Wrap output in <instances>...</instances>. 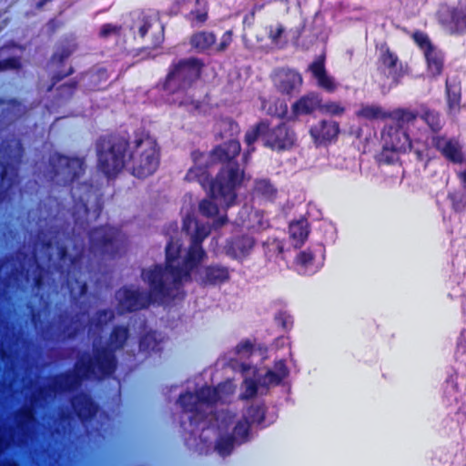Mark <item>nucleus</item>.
<instances>
[{
	"instance_id": "f257e3e1",
	"label": "nucleus",
	"mask_w": 466,
	"mask_h": 466,
	"mask_svg": "<svg viewBox=\"0 0 466 466\" xmlns=\"http://www.w3.org/2000/svg\"><path fill=\"white\" fill-rule=\"evenodd\" d=\"M96 169L108 180L115 179L124 169L144 179L159 167L161 148L146 130L134 132V138L117 132L100 135L95 142Z\"/></svg>"
},
{
	"instance_id": "f03ea898",
	"label": "nucleus",
	"mask_w": 466,
	"mask_h": 466,
	"mask_svg": "<svg viewBox=\"0 0 466 466\" xmlns=\"http://www.w3.org/2000/svg\"><path fill=\"white\" fill-rule=\"evenodd\" d=\"M130 336L127 325H115L105 345H94L92 352L83 351L73 370L54 376L49 386L54 393H67L77 390L83 381L111 378L117 370L116 352L122 350Z\"/></svg>"
},
{
	"instance_id": "7ed1b4c3",
	"label": "nucleus",
	"mask_w": 466,
	"mask_h": 466,
	"mask_svg": "<svg viewBox=\"0 0 466 466\" xmlns=\"http://www.w3.org/2000/svg\"><path fill=\"white\" fill-rule=\"evenodd\" d=\"M241 146L238 138L216 146L208 156L213 164H222L218 172L211 191L217 196H222L229 200H237L238 189L241 187L245 171L239 167L236 158L239 156Z\"/></svg>"
},
{
	"instance_id": "20e7f679",
	"label": "nucleus",
	"mask_w": 466,
	"mask_h": 466,
	"mask_svg": "<svg viewBox=\"0 0 466 466\" xmlns=\"http://www.w3.org/2000/svg\"><path fill=\"white\" fill-rule=\"evenodd\" d=\"M161 274L156 270L142 268L140 277L148 286L147 291L133 289L130 286L119 288L115 294L116 309L118 315L134 313L147 309L155 302H163L173 297L172 287L161 281Z\"/></svg>"
},
{
	"instance_id": "39448f33",
	"label": "nucleus",
	"mask_w": 466,
	"mask_h": 466,
	"mask_svg": "<svg viewBox=\"0 0 466 466\" xmlns=\"http://www.w3.org/2000/svg\"><path fill=\"white\" fill-rule=\"evenodd\" d=\"M258 139L261 140L264 147L280 153L292 149L297 143L298 137L294 128L285 122L271 126L268 119H261L245 133L244 142L248 147L243 155L245 160L255 151L254 144Z\"/></svg>"
},
{
	"instance_id": "423d86ee",
	"label": "nucleus",
	"mask_w": 466,
	"mask_h": 466,
	"mask_svg": "<svg viewBox=\"0 0 466 466\" xmlns=\"http://www.w3.org/2000/svg\"><path fill=\"white\" fill-rule=\"evenodd\" d=\"M204 67V60L197 56L174 60L160 82L161 88L169 95L186 93L200 79Z\"/></svg>"
},
{
	"instance_id": "0eeeda50",
	"label": "nucleus",
	"mask_w": 466,
	"mask_h": 466,
	"mask_svg": "<svg viewBox=\"0 0 466 466\" xmlns=\"http://www.w3.org/2000/svg\"><path fill=\"white\" fill-rule=\"evenodd\" d=\"M50 180L64 187H72L78 183L86 172L85 160L78 157H68L55 152L49 157Z\"/></svg>"
},
{
	"instance_id": "6e6552de",
	"label": "nucleus",
	"mask_w": 466,
	"mask_h": 466,
	"mask_svg": "<svg viewBox=\"0 0 466 466\" xmlns=\"http://www.w3.org/2000/svg\"><path fill=\"white\" fill-rule=\"evenodd\" d=\"M220 399L218 388L211 386H203L196 392L186 391L181 393L177 402L180 406L182 412L189 414L191 424H197L206 418L204 407L215 405Z\"/></svg>"
},
{
	"instance_id": "1a4fd4ad",
	"label": "nucleus",
	"mask_w": 466,
	"mask_h": 466,
	"mask_svg": "<svg viewBox=\"0 0 466 466\" xmlns=\"http://www.w3.org/2000/svg\"><path fill=\"white\" fill-rule=\"evenodd\" d=\"M191 158L194 165L187 170L185 180L187 182H198L199 185L208 191L209 197L219 202L221 205L230 207L236 203V200H229L222 196H217L211 191V187L215 182V178L211 177L209 169L214 165L209 156L206 152H201L198 149L191 152Z\"/></svg>"
},
{
	"instance_id": "9d476101",
	"label": "nucleus",
	"mask_w": 466,
	"mask_h": 466,
	"mask_svg": "<svg viewBox=\"0 0 466 466\" xmlns=\"http://www.w3.org/2000/svg\"><path fill=\"white\" fill-rule=\"evenodd\" d=\"M89 250L100 258H115L119 254L117 231L108 226L101 225L88 231Z\"/></svg>"
},
{
	"instance_id": "9b49d317",
	"label": "nucleus",
	"mask_w": 466,
	"mask_h": 466,
	"mask_svg": "<svg viewBox=\"0 0 466 466\" xmlns=\"http://www.w3.org/2000/svg\"><path fill=\"white\" fill-rule=\"evenodd\" d=\"M439 25L451 35L466 34V3L457 5H441L436 12Z\"/></svg>"
},
{
	"instance_id": "f8f14e48",
	"label": "nucleus",
	"mask_w": 466,
	"mask_h": 466,
	"mask_svg": "<svg viewBox=\"0 0 466 466\" xmlns=\"http://www.w3.org/2000/svg\"><path fill=\"white\" fill-rule=\"evenodd\" d=\"M377 70L391 79L390 87L398 86L405 76L402 64L396 53L385 44L380 49L377 60Z\"/></svg>"
},
{
	"instance_id": "ddd939ff",
	"label": "nucleus",
	"mask_w": 466,
	"mask_h": 466,
	"mask_svg": "<svg viewBox=\"0 0 466 466\" xmlns=\"http://www.w3.org/2000/svg\"><path fill=\"white\" fill-rule=\"evenodd\" d=\"M207 257V253L203 247H198L190 244L185 258H183L182 265L177 264V268H174L175 276L172 282V292L179 285H181L183 279H189L191 272L196 268Z\"/></svg>"
},
{
	"instance_id": "4468645a",
	"label": "nucleus",
	"mask_w": 466,
	"mask_h": 466,
	"mask_svg": "<svg viewBox=\"0 0 466 466\" xmlns=\"http://www.w3.org/2000/svg\"><path fill=\"white\" fill-rule=\"evenodd\" d=\"M182 249V245L179 243V240H175L174 238H170L167 241L165 248L166 252V261L165 265L161 264H154L151 267L146 268L147 270H156L159 272L161 276V281L166 284V286L172 287V282L175 272L174 268H177L175 264L178 258H180V253Z\"/></svg>"
},
{
	"instance_id": "2eb2a0df",
	"label": "nucleus",
	"mask_w": 466,
	"mask_h": 466,
	"mask_svg": "<svg viewBox=\"0 0 466 466\" xmlns=\"http://www.w3.org/2000/svg\"><path fill=\"white\" fill-rule=\"evenodd\" d=\"M431 144L447 161L452 164H462L466 160L461 145L454 137L432 135Z\"/></svg>"
},
{
	"instance_id": "dca6fc26",
	"label": "nucleus",
	"mask_w": 466,
	"mask_h": 466,
	"mask_svg": "<svg viewBox=\"0 0 466 466\" xmlns=\"http://www.w3.org/2000/svg\"><path fill=\"white\" fill-rule=\"evenodd\" d=\"M384 141L383 152L406 153L411 149V139L407 130L395 125L386 126L381 133Z\"/></svg>"
},
{
	"instance_id": "f3484780",
	"label": "nucleus",
	"mask_w": 466,
	"mask_h": 466,
	"mask_svg": "<svg viewBox=\"0 0 466 466\" xmlns=\"http://www.w3.org/2000/svg\"><path fill=\"white\" fill-rule=\"evenodd\" d=\"M72 410L82 423L90 422L97 414L98 405L86 392L81 391L70 400Z\"/></svg>"
},
{
	"instance_id": "a211bd4d",
	"label": "nucleus",
	"mask_w": 466,
	"mask_h": 466,
	"mask_svg": "<svg viewBox=\"0 0 466 466\" xmlns=\"http://www.w3.org/2000/svg\"><path fill=\"white\" fill-rule=\"evenodd\" d=\"M303 79L295 69L279 68L276 72L275 86L277 90L285 96H293L300 91Z\"/></svg>"
},
{
	"instance_id": "6ab92c4d",
	"label": "nucleus",
	"mask_w": 466,
	"mask_h": 466,
	"mask_svg": "<svg viewBox=\"0 0 466 466\" xmlns=\"http://www.w3.org/2000/svg\"><path fill=\"white\" fill-rule=\"evenodd\" d=\"M339 131L337 121L323 119L310 127L309 134L317 145H323L336 140Z\"/></svg>"
},
{
	"instance_id": "aec40b11",
	"label": "nucleus",
	"mask_w": 466,
	"mask_h": 466,
	"mask_svg": "<svg viewBox=\"0 0 466 466\" xmlns=\"http://www.w3.org/2000/svg\"><path fill=\"white\" fill-rule=\"evenodd\" d=\"M321 97L315 92L308 93L300 96L291 106V113L294 116L311 115L321 106Z\"/></svg>"
},
{
	"instance_id": "412c9836",
	"label": "nucleus",
	"mask_w": 466,
	"mask_h": 466,
	"mask_svg": "<svg viewBox=\"0 0 466 466\" xmlns=\"http://www.w3.org/2000/svg\"><path fill=\"white\" fill-rule=\"evenodd\" d=\"M255 246V240L248 235L232 238L227 244V254L233 258L242 259L246 258Z\"/></svg>"
},
{
	"instance_id": "4be33fe9",
	"label": "nucleus",
	"mask_w": 466,
	"mask_h": 466,
	"mask_svg": "<svg viewBox=\"0 0 466 466\" xmlns=\"http://www.w3.org/2000/svg\"><path fill=\"white\" fill-rule=\"evenodd\" d=\"M230 279V272L228 267L220 264H211L203 268L201 279L205 285H221Z\"/></svg>"
},
{
	"instance_id": "5701e85b",
	"label": "nucleus",
	"mask_w": 466,
	"mask_h": 466,
	"mask_svg": "<svg viewBox=\"0 0 466 466\" xmlns=\"http://www.w3.org/2000/svg\"><path fill=\"white\" fill-rule=\"evenodd\" d=\"M445 95L449 113L459 112L461 100V85L458 76L446 78Z\"/></svg>"
},
{
	"instance_id": "b1692460",
	"label": "nucleus",
	"mask_w": 466,
	"mask_h": 466,
	"mask_svg": "<svg viewBox=\"0 0 466 466\" xmlns=\"http://www.w3.org/2000/svg\"><path fill=\"white\" fill-rule=\"evenodd\" d=\"M60 332L67 339H76L83 330L84 325L78 314H65L60 316Z\"/></svg>"
},
{
	"instance_id": "393cba45",
	"label": "nucleus",
	"mask_w": 466,
	"mask_h": 466,
	"mask_svg": "<svg viewBox=\"0 0 466 466\" xmlns=\"http://www.w3.org/2000/svg\"><path fill=\"white\" fill-rule=\"evenodd\" d=\"M15 169L8 162H0V205L5 202L15 183V174L9 175V170Z\"/></svg>"
},
{
	"instance_id": "a878e982",
	"label": "nucleus",
	"mask_w": 466,
	"mask_h": 466,
	"mask_svg": "<svg viewBox=\"0 0 466 466\" xmlns=\"http://www.w3.org/2000/svg\"><path fill=\"white\" fill-rule=\"evenodd\" d=\"M388 116L394 121L395 126L409 131L410 127H413L418 117H420V112L399 107L390 112Z\"/></svg>"
},
{
	"instance_id": "bb28decb",
	"label": "nucleus",
	"mask_w": 466,
	"mask_h": 466,
	"mask_svg": "<svg viewBox=\"0 0 466 466\" xmlns=\"http://www.w3.org/2000/svg\"><path fill=\"white\" fill-rule=\"evenodd\" d=\"M427 73L432 78L440 76L444 68V54L436 47L424 54Z\"/></svg>"
},
{
	"instance_id": "cd10ccee",
	"label": "nucleus",
	"mask_w": 466,
	"mask_h": 466,
	"mask_svg": "<svg viewBox=\"0 0 466 466\" xmlns=\"http://www.w3.org/2000/svg\"><path fill=\"white\" fill-rule=\"evenodd\" d=\"M208 0H195V7L185 17L191 26H202L208 20Z\"/></svg>"
},
{
	"instance_id": "c85d7f7f",
	"label": "nucleus",
	"mask_w": 466,
	"mask_h": 466,
	"mask_svg": "<svg viewBox=\"0 0 466 466\" xmlns=\"http://www.w3.org/2000/svg\"><path fill=\"white\" fill-rule=\"evenodd\" d=\"M420 118L429 127L433 135H440L439 133L443 127V121L441 114L437 110L421 105Z\"/></svg>"
},
{
	"instance_id": "c756f323",
	"label": "nucleus",
	"mask_w": 466,
	"mask_h": 466,
	"mask_svg": "<svg viewBox=\"0 0 466 466\" xmlns=\"http://www.w3.org/2000/svg\"><path fill=\"white\" fill-rule=\"evenodd\" d=\"M21 103L15 98L0 97V124H6L18 116Z\"/></svg>"
},
{
	"instance_id": "7c9ffc66",
	"label": "nucleus",
	"mask_w": 466,
	"mask_h": 466,
	"mask_svg": "<svg viewBox=\"0 0 466 466\" xmlns=\"http://www.w3.org/2000/svg\"><path fill=\"white\" fill-rule=\"evenodd\" d=\"M289 236L295 241V247L300 248L309 234V226L306 218L293 221L289 227Z\"/></svg>"
},
{
	"instance_id": "2f4dec72",
	"label": "nucleus",
	"mask_w": 466,
	"mask_h": 466,
	"mask_svg": "<svg viewBox=\"0 0 466 466\" xmlns=\"http://www.w3.org/2000/svg\"><path fill=\"white\" fill-rule=\"evenodd\" d=\"M289 374V370L287 367L284 360H279L274 363V370H268L264 377V382L266 384L279 385L284 379Z\"/></svg>"
},
{
	"instance_id": "473e14b6",
	"label": "nucleus",
	"mask_w": 466,
	"mask_h": 466,
	"mask_svg": "<svg viewBox=\"0 0 466 466\" xmlns=\"http://www.w3.org/2000/svg\"><path fill=\"white\" fill-rule=\"evenodd\" d=\"M253 194L265 200L274 201L278 195V189L268 178H260L254 182Z\"/></svg>"
},
{
	"instance_id": "72a5a7b5",
	"label": "nucleus",
	"mask_w": 466,
	"mask_h": 466,
	"mask_svg": "<svg viewBox=\"0 0 466 466\" xmlns=\"http://www.w3.org/2000/svg\"><path fill=\"white\" fill-rule=\"evenodd\" d=\"M161 342L157 338V332L149 330L139 338L138 348L140 351L148 355L151 353H160L162 351Z\"/></svg>"
},
{
	"instance_id": "f704fd0d",
	"label": "nucleus",
	"mask_w": 466,
	"mask_h": 466,
	"mask_svg": "<svg viewBox=\"0 0 466 466\" xmlns=\"http://www.w3.org/2000/svg\"><path fill=\"white\" fill-rule=\"evenodd\" d=\"M217 40L213 32L199 31L194 33L189 39L190 46L198 51L203 52L209 49Z\"/></svg>"
},
{
	"instance_id": "c9c22d12",
	"label": "nucleus",
	"mask_w": 466,
	"mask_h": 466,
	"mask_svg": "<svg viewBox=\"0 0 466 466\" xmlns=\"http://www.w3.org/2000/svg\"><path fill=\"white\" fill-rule=\"evenodd\" d=\"M90 210L87 203L83 197H79L77 200H74L72 206V218L75 225L84 228L88 225Z\"/></svg>"
},
{
	"instance_id": "e433bc0d",
	"label": "nucleus",
	"mask_w": 466,
	"mask_h": 466,
	"mask_svg": "<svg viewBox=\"0 0 466 466\" xmlns=\"http://www.w3.org/2000/svg\"><path fill=\"white\" fill-rule=\"evenodd\" d=\"M156 20L152 15H147L144 11H141L133 20V23L130 25L129 29L130 31L137 29L139 37L145 38L149 29L152 28Z\"/></svg>"
},
{
	"instance_id": "4c0bfd02",
	"label": "nucleus",
	"mask_w": 466,
	"mask_h": 466,
	"mask_svg": "<svg viewBox=\"0 0 466 466\" xmlns=\"http://www.w3.org/2000/svg\"><path fill=\"white\" fill-rule=\"evenodd\" d=\"M240 132L238 123L231 117H226L219 122V136L221 138H237Z\"/></svg>"
},
{
	"instance_id": "58836bf2",
	"label": "nucleus",
	"mask_w": 466,
	"mask_h": 466,
	"mask_svg": "<svg viewBox=\"0 0 466 466\" xmlns=\"http://www.w3.org/2000/svg\"><path fill=\"white\" fill-rule=\"evenodd\" d=\"M266 417V406L261 404L251 405L247 410V420L250 425H260Z\"/></svg>"
},
{
	"instance_id": "ea45409f",
	"label": "nucleus",
	"mask_w": 466,
	"mask_h": 466,
	"mask_svg": "<svg viewBox=\"0 0 466 466\" xmlns=\"http://www.w3.org/2000/svg\"><path fill=\"white\" fill-rule=\"evenodd\" d=\"M356 116L360 118H364L367 120H375L386 117V115L382 112L381 107L374 105H362L360 108L356 112Z\"/></svg>"
},
{
	"instance_id": "a19ab883",
	"label": "nucleus",
	"mask_w": 466,
	"mask_h": 466,
	"mask_svg": "<svg viewBox=\"0 0 466 466\" xmlns=\"http://www.w3.org/2000/svg\"><path fill=\"white\" fill-rule=\"evenodd\" d=\"M314 254L310 248L305 249L298 253L295 263L299 267V270L306 274L309 271V268L313 265Z\"/></svg>"
},
{
	"instance_id": "79ce46f5",
	"label": "nucleus",
	"mask_w": 466,
	"mask_h": 466,
	"mask_svg": "<svg viewBox=\"0 0 466 466\" xmlns=\"http://www.w3.org/2000/svg\"><path fill=\"white\" fill-rule=\"evenodd\" d=\"M78 88V81L72 79L56 87L57 98L60 100H70Z\"/></svg>"
},
{
	"instance_id": "37998d69",
	"label": "nucleus",
	"mask_w": 466,
	"mask_h": 466,
	"mask_svg": "<svg viewBox=\"0 0 466 466\" xmlns=\"http://www.w3.org/2000/svg\"><path fill=\"white\" fill-rule=\"evenodd\" d=\"M235 443L236 441L234 436H231L230 434L221 436L217 440L215 448L217 451L224 457L232 452Z\"/></svg>"
},
{
	"instance_id": "c03bdc74",
	"label": "nucleus",
	"mask_w": 466,
	"mask_h": 466,
	"mask_svg": "<svg viewBox=\"0 0 466 466\" xmlns=\"http://www.w3.org/2000/svg\"><path fill=\"white\" fill-rule=\"evenodd\" d=\"M249 431H250V424L248 421H246V422L238 421L235 425V427L233 429V432L230 435L235 437L236 442L241 444V443L246 442L248 440Z\"/></svg>"
},
{
	"instance_id": "a18cd8bd",
	"label": "nucleus",
	"mask_w": 466,
	"mask_h": 466,
	"mask_svg": "<svg viewBox=\"0 0 466 466\" xmlns=\"http://www.w3.org/2000/svg\"><path fill=\"white\" fill-rule=\"evenodd\" d=\"M412 39L415 42V44L420 47V49L423 51V54H426L427 52L435 48V46L431 42L429 36L421 31L414 32L412 35Z\"/></svg>"
},
{
	"instance_id": "49530a36",
	"label": "nucleus",
	"mask_w": 466,
	"mask_h": 466,
	"mask_svg": "<svg viewBox=\"0 0 466 466\" xmlns=\"http://www.w3.org/2000/svg\"><path fill=\"white\" fill-rule=\"evenodd\" d=\"M47 274V268L41 264H37L34 270L33 287L37 290L43 289Z\"/></svg>"
},
{
	"instance_id": "de8ad7c7",
	"label": "nucleus",
	"mask_w": 466,
	"mask_h": 466,
	"mask_svg": "<svg viewBox=\"0 0 466 466\" xmlns=\"http://www.w3.org/2000/svg\"><path fill=\"white\" fill-rule=\"evenodd\" d=\"M96 326L103 328L115 319V313L110 309H97L95 313Z\"/></svg>"
},
{
	"instance_id": "09e8293b",
	"label": "nucleus",
	"mask_w": 466,
	"mask_h": 466,
	"mask_svg": "<svg viewBox=\"0 0 466 466\" xmlns=\"http://www.w3.org/2000/svg\"><path fill=\"white\" fill-rule=\"evenodd\" d=\"M276 324L284 331H289L293 326V318L285 310H279L274 317Z\"/></svg>"
},
{
	"instance_id": "8fccbe9b",
	"label": "nucleus",
	"mask_w": 466,
	"mask_h": 466,
	"mask_svg": "<svg viewBox=\"0 0 466 466\" xmlns=\"http://www.w3.org/2000/svg\"><path fill=\"white\" fill-rule=\"evenodd\" d=\"M198 208L199 212L207 218H213L217 216L219 211L218 205L210 199L201 200L199 202Z\"/></svg>"
},
{
	"instance_id": "3c124183",
	"label": "nucleus",
	"mask_w": 466,
	"mask_h": 466,
	"mask_svg": "<svg viewBox=\"0 0 466 466\" xmlns=\"http://www.w3.org/2000/svg\"><path fill=\"white\" fill-rule=\"evenodd\" d=\"M345 107L339 102L329 101L321 104L320 111L330 116H341L345 113Z\"/></svg>"
},
{
	"instance_id": "603ef678",
	"label": "nucleus",
	"mask_w": 466,
	"mask_h": 466,
	"mask_svg": "<svg viewBox=\"0 0 466 466\" xmlns=\"http://www.w3.org/2000/svg\"><path fill=\"white\" fill-rule=\"evenodd\" d=\"M75 73V68L72 66H69V67L66 70H56L51 76L50 81L51 84L47 87V92H50L53 90V88L61 82L64 78L72 76Z\"/></svg>"
},
{
	"instance_id": "864d4df0",
	"label": "nucleus",
	"mask_w": 466,
	"mask_h": 466,
	"mask_svg": "<svg viewBox=\"0 0 466 466\" xmlns=\"http://www.w3.org/2000/svg\"><path fill=\"white\" fill-rule=\"evenodd\" d=\"M121 25H115L111 23H106L102 25L100 31L98 33V36L103 39L108 38L111 35H120L122 32Z\"/></svg>"
},
{
	"instance_id": "5fc2aeb1",
	"label": "nucleus",
	"mask_w": 466,
	"mask_h": 466,
	"mask_svg": "<svg viewBox=\"0 0 466 466\" xmlns=\"http://www.w3.org/2000/svg\"><path fill=\"white\" fill-rule=\"evenodd\" d=\"M309 70L311 72L314 78H318L327 74L325 67V56H320L315 59L309 66Z\"/></svg>"
},
{
	"instance_id": "6e6d98bb",
	"label": "nucleus",
	"mask_w": 466,
	"mask_h": 466,
	"mask_svg": "<svg viewBox=\"0 0 466 466\" xmlns=\"http://www.w3.org/2000/svg\"><path fill=\"white\" fill-rule=\"evenodd\" d=\"M22 68V62L19 56H9L0 60V72L6 70H19Z\"/></svg>"
},
{
	"instance_id": "4d7b16f0",
	"label": "nucleus",
	"mask_w": 466,
	"mask_h": 466,
	"mask_svg": "<svg viewBox=\"0 0 466 466\" xmlns=\"http://www.w3.org/2000/svg\"><path fill=\"white\" fill-rule=\"evenodd\" d=\"M73 51L68 46H63L61 49L55 52L51 60L56 64L57 67L61 66L64 62L70 57Z\"/></svg>"
},
{
	"instance_id": "13d9d810",
	"label": "nucleus",
	"mask_w": 466,
	"mask_h": 466,
	"mask_svg": "<svg viewBox=\"0 0 466 466\" xmlns=\"http://www.w3.org/2000/svg\"><path fill=\"white\" fill-rule=\"evenodd\" d=\"M316 80L319 86L329 93H333L337 89V84L335 83L334 79L328 74L318 77Z\"/></svg>"
},
{
	"instance_id": "bf43d9fd",
	"label": "nucleus",
	"mask_w": 466,
	"mask_h": 466,
	"mask_svg": "<svg viewBox=\"0 0 466 466\" xmlns=\"http://www.w3.org/2000/svg\"><path fill=\"white\" fill-rule=\"evenodd\" d=\"M208 231L202 226H197L191 237L190 244L202 247V242L208 236Z\"/></svg>"
},
{
	"instance_id": "052dcab7",
	"label": "nucleus",
	"mask_w": 466,
	"mask_h": 466,
	"mask_svg": "<svg viewBox=\"0 0 466 466\" xmlns=\"http://www.w3.org/2000/svg\"><path fill=\"white\" fill-rule=\"evenodd\" d=\"M418 144L419 143L417 141L415 142V146L411 144V149L410 151L413 152L418 161L430 160L431 157L428 155V147L422 146L420 147H418Z\"/></svg>"
},
{
	"instance_id": "680f3d73",
	"label": "nucleus",
	"mask_w": 466,
	"mask_h": 466,
	"mask_svg": "<svg viewBox=\"0 0 466 466\" xmlns=\"http://www.w3.org/2000/svg\"><path fill=\"white\" fill-rule=\"evenodd\" d=\"M448 198L451 202V207L454 211L462 212L465 209L466 203L462 196L450 194Z\"/></svg>"
},
{
	"instance_id": "e2e57ef3",
	"label": "nucleus",
	"mask_w": 466,
	"mask_h": 466,
	"mask_svg": "<svg viewBox=\"0 0 466 466\" xmlns=\"http://www.w3.org/2000/svg\"><path fill=\"white\" fill-rule=\"evenodd\" d=\"M231 42L232 31L228 30L222 35L219 44L216 46V51L218 53L224 52L230 46Z\"/></svg>"
},
{
	"instance_id": "0e129e2a",
	"label": "nucleus",
	"mask_w": 466,
	"mask_h": 466,
	"mask_svg": "<svg viewBox=\"0 0 466 466\" xmlns=\"http://www.w3.org/2000/svg\"><path fill=\"white\" fill-rule=\"evenodd\" d=\"M57 255L60 261H66L68 259L70 261V265L72 266L80 259V258L77 256H70L67 248L65 246H62L58 248Z\"/></svg>"
},
{
	"instance_id": "69168bd1",
	"label": "nucleus",
	"mask_w": 466,
	"mask_h": 466,
	"mask_svg": "<svg viewBox=\"0 0 466 466\" xmlns=\"http://www.w3.org/2000/svg\"><path fill=\"white\" fill-rule=\"evenodd\" d=\"M164 39H165L164 26H163V25L159 24L157 32L153 34V35H152L151 47L153 49L160 47V46L164 42Z\"/></svg>"
},
{
	"instance_id": "338daca9",
	"label": "nucleus",
	"mask_w": 466,
	"mask_h": 466,
	"mask_svg": "<svg viewBox=\"0 0 466 466\" xmlns=\"http://www.w3.org/2000/svg\"><path fill=\"white\" fill-rule=\"evenodd\" d=\"M34 420V413L30 408L23 409L19 411V426L29 423Z\"/></svg>"
},
{
	"instance_id": "774afa93",
	"label": "nucleus",
	"mask_w": 466,
	"mask_h": 466,
	"mask_svg": "<svg viewBox=\"0 0 466 466\" xmlns=\"http://www.w3.org/2000/svg\"><path fill=\"white\" fill-rule=\"evenodd\" d=\"M254 350V344L249 339L241 340L236 347L238 354L247 353L250 354Z\"/></svg>"
}]
</instances>
